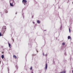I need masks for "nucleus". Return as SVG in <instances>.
I'll use <instances>...</instances> for the list:
<instances>
[{
	"label": "nucleus",
	"mask_w": 73,
	"mask_h": 73,
	"mask_svg": "<svg viewBox=\"0 0 73 73\" xmlns=\"http://www.w3.org/2000/svg\"><path fill=\"white\" fill-rule=\"evenodd\" d=\"M31 73H33V72H32Z\"/></svg>",
	"instance_id": "20"
},
{
	"label": "nucleus",
	"mask_w": 73,
	"mask_h": 73,
	"mask_svg": "<svg viewBox=\"0 0 73 73\" xmlns=\"http://www.w3.org/2000/svg\"><path fill=\"white\" fill-rule=\"evenodd\" d=\"M65 71H63L61 72L60 73H66Z\"/></svg>",
	"instance_id": "7"
},
{
	"label": "nucleus",
	"mask_w": 73,
	"mask_h": 73,
	"mask_svg": "<svg viewBox=\"0 0 73 73\" xmlns=\"http://www.w3.org/2000/svg\"><path fill=\"white\" fill-rule=\"evenodd\" d=\"M37 22L39 24H40V21H39L38 20H37Z\"/></svg>",
	"instance_id": "9"
},
{
	"label": "nucleus",
	"mask_w": 73,
	"mask_h": 73,
	"mask_svg": "<svg viewBox=\"0 0 73 73\" xmlns=\"http://www.w3.org/2000/svg\"><path fill=\"white\" fill-rule=\"evenodd\" d=\"M13 57H14V58H15V59H16V58H17V57L15 56V55H14L13 56Z\"/></svg>",
	"instance_id": "5"
},
{
	"label": "nucleus",
	"mask_w": 73,
	"mask_h": 73,
	"mask_svg": "<svg viewBox=\"0 0 73 73\" xmlns=\"http://www.w3.org/2000/svg\"><path fill=\"white\" fill-rule=\"evenodd\" d=\"M4 55H2L1 57L2 59H3V58H4Z\"/></svg>",
	"instance_id": "8"
},
{
	"label": "nucleus",
	"mask_w": 73,
	"mask_h": 73,
	"mask_svg": "<svg viewBox=\"0 0 73 73\" xmlns=\"http://www.w3.org/2000/svg\"><path fill=\"white\" fill-rule=\"evenodd\" d=\"M33 24H35V22H33Z\"/></svg>",
	"instance_id": "19"
},
{
	"label": "nucleus",
	"mask_w": 73,
	"mask_h": 73,
	"mask_svg": "<svg viewBox=\"0 0 73 73\" xmlns=\"http://www.w3.org/2000/svg\"><path fill=\"white\" fill-rule=\"evenodd\" d=\"M6 13H8V11H6Z\"/></svg>",
	"instance_id": "16"
},
{
	"label": "nucleus",
	"mask_w": 73,
	"mask_h": 73,
	"mask_svg": "<svg viewBox=\"0 0 73 73\" xmlns=\"http://www.w3.org/2000/svg\"><path fill=\"white\" fill-rule=\"evenodd\" d=\"M72 4H73V2H72Z\"/></svg>",
	"instance_id": "21"
},
{
	"label": "nucleus",
	"mask_w": 73,
	"mask_h": 73,
	"mask_svg": "<svg viewBox=\"0 0 73 73\" xmlns=\"http://www.w3.org/2000/svg\"><path fill=\"white\" fill-rule=\"evenodd\" d=\"M9 47H10V48H11V44L9 43Z\"/></svg>",
	"instance_id": "6"
},
{
	"label": "nucleus",
	"mask_w": 73,
	"mask_h": 73,
	"mask_svg": "<svg viewBox=\"0 0 73 73\" xmlns=\"http://www.w3.org/2000/svg\"><path fill=\"white\" fill-rule=\"evenodd\" d=\"M70 36H68V39H70Z\"/></svg>",
	"instance_id": "11"
},
{
	"label": "nucleus",
	"mask_w": 73,
	"mask_h": 73,
	"mask_svg": "<svg viewBox=\"0 0 73 73\" xmlns=\"http://www.w3.org/2000/svg\"><path fill=\"white\" fill-rule=\"evenodd\" d=\"M69 32L70 33V28H69Z\"/></svg>",
	"instance_id": "13"
},
{
	"label": "nucleus",
	"mask_w": 73,
	"mask_h": 73,
	"mask_svg": "<svg viewBox=\"0 0 73 73\" xmlns=\"http://www.w3.org/2000/svg\"><path fill=\"white\" fill-rule=\"evenodd\" d=\"M13 1L12 0H11L10 2V6L11 7H13Z\"/></svg>",
	"instance_id": "3"
},
{
	"label": "nucleus",
	"mask_w": 73,
	"mask_h": 73,
	"mask_svg": "<svg viewBox=\"0 0 73 73\" xmlns=\"http://www.w3.org/2000/svg\"><path fill=\"white\" fill-rule=\"evenodd\" d=\"M2 36V35L1 34V33H0V36Z\"/></svg>",
	"instance_id": "14"
},
{
	"label": "nucleus",
	"mask_w": 73,
	"mask_h": 73,
	"mask_svg": "<svg viewBox=\"0 0 73 73\" xmlns=\"http://www.w3.org/2000/svg\"><path fill=\"white\" fill-rule=\"evenodd\" d=\"M30 69V70H32V67H31Z\"/></svg>",
	"instance_id": "12"
},
{
	"label": "nucleus",
	"mask_w": 73,
	"mask_h": 73,
	"mask_svg": "<svg viewBox=\"0 0 73 73\" xmlns=\"http://www.w3.org/2000/svg\"><path fill=\"white\" fill-rule=\"evenodd\" d=\"M47 68H48V64H47V63H46V65L45 66V70H46V69H47Z\"/></svg>",
	"instance_id": "4"
},
{
	"label": "nucleus",
	"mask_w": 73,
	"mask_h": 73,
	"mask_svg": "<svg viewBox=\"0 0 73 73\" xmlns=\"http://www.w3.org/2000/svg\"><path fill=\"white\" fill-rule=\"evenodd\" d=\"M6 27H7L5 26H3V27L2 29V32H4H4H5V30L6 29Z\"/></svg>",
	"instance_id": "1"
},
{
	"label": "nucleus",
	"mask_w": 73,
	"mask_h": 73,
	"mask_svg": "<svg viewBox=\"0 0 73 73\" xmlns=\"http://www.w3.org/2000/svg\"><path fill=\"white\" fill-rule=\"evenodd\" d=\"M22 2L23 4H24L25 5L26 4H27V1L26 0H23Z\"/></svg>",
	"instance_id": "2"
},
{
	"label": "nucleus",
	"mask_w": 73,
	"mask_h": 73,
	"mask_svg": "<svg viewBox=\"0 0 73 73\" xmlns=\"http://www.w3.org/2000/svg\"><path fill=\"white\" fill-rule=\"evenodd\" d=\"M1 64V61L0 60V64Z\"/></svg>",
	"instance_id": "17"
},
{
	"label": "nucleus",
	"mask_w": 73,
	"mask_h": 73,
	"mask_svg": "<svg viewBox=\"0 0 73 73\" xmlns=\"http://www.w3.org/2000/svg\"><path fill=\"white\" fill-rule=\"evenodd\" d=\"M43 56H44V53H43Z\"/></svg>",
	"instance_id": "15"
},
{
	"label": "nucleus",
	"mask_w": 73,
	"mask_h": 73,
	"mask_svg": "<svg viewBox=\"0 0 73 73\" xmlns=\"http://www.w3.org/2000/svg\"><path fill=\"white\" fill-rule=\"evenodd\" d=\"M62 45H65V43L64 42H63L62 43Z\"/></svg>",
	"instance_id": "10"
},
{
	"label": "nucleus",
	"mask_w": 73,
	"mask_h": 73,
	"mask_svg": "<svg viewBox=\"0 0 73 73\" xmlns=\"http://www.w3.org/2000/svg\"><path fill=\"white\" fill-rule=\"evenodd\" d=\"M13 41H14V39H13Z\"/></svg>",
	"instance_id": "18"
}]
</instances>
